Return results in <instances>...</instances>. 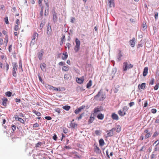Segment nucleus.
<instances>
[{
  "label": "nucleus",
  "mask_w": 159,
  "mask_h": 159,
  "mask_svg": "<svg viewBox=\"0 0 159 159\" xmlns=\"http://www.w3.org/2000/svg\"><path fill=\"white\" fill-rule=\"evenodd\" d=\"M133 65L130 63H128L127 62H125L123 63V70L124 71H126L128 69L132 68Z\"/></svg>",
  "instance_id": "obj_1"
},
{
  "label": "nucleus",
  "mask_w": 159,
  "mask_h": 159,
  "mask_svg": "<svg viewBox=\"0 0 159 159\" xmlns=\"http://www.w3.org/2000/svg\"><path fill=\"white\" fill-rule=\"evenodd\" d=\"M76 45L75 46L74 49L75 52H77L79 50L80 47V42L77 38L75 39Z\"/></svg>",
  "instance_id": "obj_2"
},
{
  "label": "nucleus",
  "mask_w": 159,
  "mask_h": 159,
  "mask_svg": "<svg viewBox=\"0 0 159 159\" xmlns=\"http://www.w3.org/2000/svg\"><path fill=\"white\" fill-rule=\"evenodd\" d=\"M12 65L13 66L12 75L13 76L16 77L17 76L16 70H17L18 65L16 62L12 63Z\"/></svg>",
  "instance_id": "obj_3"
},
{
  "label": "nucleus",
  "mask_w": 159,
  "mask_h": 159,
  "mask_svg": "<svg viewBox=\"0 0 159 159\" xmlns=\"http://www.w3.org/2000/svg\"><path fill=\"white\" fill-rule=\"evenodd\" d=\"M52 20L54 23H56L57 21V13L54 10L52 11Z\"/></svg>",
  "instance_id": "obj_4"
},
{
  "label": "nucleus",
  "mask_w": 159,
  "mask_h": 159,
  "mask_svg": "<svg viewBox=\"0 0 159 159\" xmlns=\"http://www.w3.org/2000/svg\"><path fill=\"white\" fill-rule=\"evenodd\" d=\"M38 34L37 33L35 32L34 33L32 37V41L30 43V45H33L34 44V40L36 38V37H38Z\"/></svg>",
  "instance_id": "obj_5"
},
{
  "label": "nucleus",
  "mask_w": 159,
  "mask_h": 159,
  "mask_svg": "<svg viewBox=\"0 0 159 159\" xmlns=\"http://www.w3.org/2000/svg\"><path fill=\"white\" fill-rule=\"evenodd\" d=\"M144 133L146 134L145 136V138L147 139L150 137L152 135V134L148 131V129H146L144 130Z\"/></svg>",
  "instance_id": "obj_6"
},
{
  "label": "nucleus",
  "mask_w": 159,
  "mask_h": 159,
  "mask_svg": "<svg viewBox=\"0 0 159 159\" xmlns=\"http://www.w3.org/2000/svg\"><path fill=\"white\" fill-rule=\"evenodd\" d=\"M102 107L98 106L97 107L95 108L94 109V113L95 114L97 113L98 112L102 111Z\"/></svg>",
  "instance_id": "obj_7"
},
{
  "label": "nucleus",
  "mask_w": 159,
  "mask_h": 159,
  "mask_svg": "<svg viewBox=\"0 0 159 159\" xmlns=\"http://www.w3.org/2000/svg\"><path fill=\"white\" fill-rule=\"evenodd\" d=\"M76 82L79 84H82L83 83L84 80V76H82L81 77L79 78H77L76 79Z\"/></svg>",
  "instance_id": "obj_8"
},
{
  "label": "nucleus",
  "mask_w": 159,
  "mask_h": 159,
  "mask_svg": "<svg viewBox=\"0 0 159 159\" xmlns=\"http://www.w3.org/2000/svg\"><path fill=\"white\" fill-rule=\"evenodd\" d=\"M115 131L114 128H112L109 131V132L107 133V137H109L112 136L113 135V132Z\"/></svg>",
  "instance_id": "obj_9"
},
{
  "label": "nucleus",
  "mask_w": 159,
  "mask_h": 159,
  "mask_svg": "<svg viewBox=\"0 0 159 159\" xmlns=\"http://www.w3.org/2000/svg\"><path fill=\"white\" fill-rule=\"evenodd\" d=\"M46 64L44 63H41L40 64V66L41 70L45 72L46 71Z\"/></svg>",
  "instance_id": "obj_10"
},
{
  "label": "nucleus",
  "mask_w": 159,
  "mask_h": 159,
  "mask_svg": "<svg viewBox=\"0 0 159 159\" xmlns=\"http://www.w3.org/2000/svg\"><path fill=\"white\" fill-rule=\"evenodd\" d=\"M85 107V106H82L80 107L79 108L76 109L75 111V113L76 114H78L80 112L82 109H84Z\"/></svg>",
  "instance_id": "obj_11"
},
{
  "label": "nucleus",
  "mask_w": 159,
  "mask_h": 159,
  "mask_svg": "<svg viewBox=\"0 0 159 159\" xmlns=\"http://www.w3.org/2000/svg\"><path fill=\"white\" fill-rule=\"evenodd\" d=\"M102 93V90H100L98 93V94L94 97V99H96L97 100H99V97L101 96V95Z\"/></svg>",
  "instance_id": "obj_12"
},
{
  "label": "nucleus",
  "mask_w": 159,
  "mask_h": 159,
  "mask_svg": "<svg viewBox=\"0 0 159 159\" xmlns=\"http://www.w3.org/2000/svg\"><path fill=\"white\" fill-rule=\"evenodd\" d=\"M130 44L132 47H134L135 43V39L134 38H133L132 39L129 41Z\"/></svg>",
  "instance_id": "obj_13"
},
{
  "label": "nucleus",
  "mask_w": 159,
  "mask_h": 159,
  "mask_svg": "<svg viewBox=\"0 0 159 159\" xmlns=\"http://www.w3.org/2000/svg\"><path fill=\"white\" fill-rule=\"evenodd\" d=\"M111 117L114 120H118L119 119L118 116L115 113H113L112 114Z\"/></svg>",
  "instance_id": "obj_14"
},
{
  "label": "nucleus",
  "mask_w": 159,
  "mask_h": 159,
  "mask_svg": "<svg viewBox=\"0 0 159 159\" xmlns=\"http://www.w3.org/2000/svg\"><path fill=\"white\" fill-rule=\"evenodd\" d=\"M63 56H62L61 58L63 60H66L68 57V54L67 52L65 53H63L62 54Z\"/></svg>",
  "instance_id": "obj_15"
},
{
  "label": "nucleus",
  "mask_w": 159,
  "mask_h": 159,
  "mask_svg": "<svg viewBox=\"0 0 159 159\" xmlns=\"http://www.w3.org/2000/svg\"><path fill=\"white\" fill-rule=\"evenodd\" d=\"M148 69L147 67H146L144 68L143 73V76H145L147 75L148 72Z\"/></svg>",
  "instance_id": "obj_16"
},
{
  "label": "nucleus",
  "mask_w": 159,
  "mask_h": 159,
  "mask_svg": "<svg viewBox=\"0 0 159 159\" xmlns=\"http://www.w3.org/2000/svg\"><path fill=\"white\" fill-rule=\"evenodd\" d=\"M52 31L50 25H49V24H48V27L47 28V33L48 35L50 34L51 32Z\"/></svg>",
  "instance_id": "obj_17"
},
{
  "label": "nucleus",
  "mask_w": 159,
  "mask_h": 159,
  "mask_svg": "<svg viewBox=\"0 0 159 159\" xmlns=\"http://www.w3.org/2000/svg\"><path fill=\"white\" fill-rule=\"evenodd\" d=\"M2 105L4 106H6L7 105V99L5 98H3L2 99Z\"/></svg>",
  "instance_id": "obj_18"
},
{
  "label": "nucleus",
  "mask_w": 159,
  "mask_h": 159,
  "mask_svg": "<svg viewBox=\"0 0 159 159\" xmlns=\"http://www.w3.org/2000/svg\"><path fill=\"white\" fill-rule=\"evenodd\" d=\"M95 152L99 154L101 152V151L99 148L96 146L95 148Z\"/></svg>",
  "instance_id": "obj_19"
},
{
  "label": "nucleus",
  "mask_w": 159,
  "mask_h": 159,
  "mask_svg": "<svg viewBox=\"0 0 159 159\" xmlns=\"http://www.w3.org/2000/svg\"><path fill=\"white\" fill-rule=\"evenodd\" d=\"M115 129V131H116L117 132L119 133L121 130V127L120 125H117L116 128H113Z\"/></svg>",
  "instance_id": "obj_20"
},
{
  "label": "nucleus",
  "mask_w": 159,
  "mask_h": 159,
  "mask_svg": "<svg viewBox=\"0 0 159 159\" xmlns=\"http://www.w3.org/2000/svg\"><path fill=\"white\" fill-rule=\"evenodd\" d=\"M118 114L121 116H124L126 114V113H125V111H121V110H120L118 111Z\"/></svg>",
  "instance_id": "obj_21"
},
{
  "label": "nucleus",
  "mask_w": 159,
  "mask_h": 159,
  "mask_svg": "<svg viewBox=\"0 0 159 159\" xmlns=\"http://www.w3.org/2000/svg\"><path fill=\"white\" fill-rule=\"evenodd\" d=\"M108 4L110 7H114V6L113 0H108Z\"/></svg>",
  "instance_id": "obj_22"
},
{
  "label": "nucleus",
  "mask_w": 159,
  "mask_h": 159,
  "mask_svg": "<svg viewBox=\"0 0 159 159\" xmlns=\"http://www.w3.org/2000/svg\"><path fill=\"white\" fill-rule=\"evenodd\" d=\"M122 57V54H121V52L120 51H119V52L117 56V61H119L120 60L121 57Z\"/></svg>",
  "instance_id": "obj_23"
},
{
  "label": "nucleus",
  "mask_w": 159,
  "mask_h": 159,
  "mask_svg": "<svg viewBox=\"0 0 159 159\" xmlns=\"http://www.w3.org/2000/svg\"><path fill=\"white\" fill-rule=\"evenodd\" d=\"M99 145L100 146H103L105 144L104 141L102 139H101L99 140Z\"/></svg>",
  "instance_id": "obj_24"
},
{
  "label": "nucleus",
  "mask_w": 159,
  "mask_h": 159,
  "mask_svg": "<svg viewBox=\"0 0 159 159\" xmlns=\"http://www.w3.org/2000/svg\"><path fill=\"white\" fill-rule=\"evenodd\" d=\"M97 118L98 119L102 120L104 118V115L102 114H99L98 115Z\"/></svg>",
  "instance_id": "obj_25"
},
{
  "label": "nucleus",
  "mask_w": 159,
  "mask_h": 159,
  "mask_svg": "<svg viewBox=\"0 0 159 159\" xmlns=\"http://www.w3.org/2000/svg\"><path fill=\"white\" fill-rule=\"evenodd\" d=\"M62 70L63 71H67L69 70V67L68 66H64L62 67Z\"/></svg>",
  "instance_id": "obj_26"
},
{
  "label": "nucleus",
  "mask_w": 159,
  "mask_h": 159,
  "mask_svg": "<svg viewBox=\"0 0 159 159\" xmlns=\"http://www.w3.org/2000/svg\"><path fill=\"white\" fill-rule=\"evenodd\" d=\"M94 120V118L93 117L90 116V119L88 121V124H90L92 123Z\"/></svg>",
  "instance_id": "obj_27"
},
{
  "label": "nucleus",
  "mask_w": 159,
  "mask_h": 159,
  "mask_svg": "<svg viewBox=\"0 0 159 159\" xmlns=\"http://www.w3.org/2000/svg\"><path fill=\"white\" fill-rule=\"evenodd\" d=\"M62 108L64 109L66 111H68L70 108V107L69 106L66 105V106H63L62 107Z\"/></svg>",
  "instance_id": "obj_28"
},
{
  "label": "nucleus",
  "mask_w": 159,
  "mask_h": 159,
  "mask_svg": "<svg viewBox=\"0 0 159 159\" xmlns=\"http://www.w3.org/2000/svg\"><path fill=\"white\" fill-rule=\"evenodd\" d=\"M70 126H71L73 128H75V127H76L77 125L76 123H73L72 122H71L70 123Z\"/></svg>",
  "instance_id": "obj_29"
},
{
  "label": "nucleus",
  "mask_w": 159,
  "mask_h": 159,
  "mask_svg": "<svg viewBox=\"0 0 159 159\" xmlns=\"http://www.w3.org/2000/svg\"><path fill=\"white\" fill-rule=\"evenodd\" d=\"M92 84V81L91 80H90L89 81V82L87 84L86 87L87 88H89L90 87Z\"/></svg>",
  "instance_id": "obj_30"
},
{
  "label": "nucleus",
  "mask_w": 159,
  "mask_h": 159,
  "mask_svg": "<svg viewBox=\"0 0 159 159\" xmlns=\"http://www.w3.org/2000/svg\"><path fill=\"white\" fill-rule=\"evenodd\" d=\"M43 52H39V55H38V57L39 58V59L40 60H41L42 59V57L43 56Z\"/></svg>",
  "instance_id": "obj_31"
},
{
  "label": "nucleus",
  "mask_w": 159,
  "mask_h": 159,
  "mask_svg": "<svg viewBox=\"0 0 159 159\" xmlns=\"http://www.w3.org/2000/svg\"><path fill=\"white\" fill-rule=\"evenodd\" d=\"M101 97L99 98V100L102 101L105 98V95L101 93Z\"/></svg>",
  "instance_id": "obj_32"
},
{
  "label": "nucleus",
  "mask_w": 159,
  "mask_h": 159,
  "mask_svg": "<svg viewBox=\"0 0 159 159\" xmlns=\"http://www.w3.org/2000/svg\"><path fill=\"white\" fill-rule=\"evenodd\" d=\"M146 84L145 83H142L140 85V88L142 89H144L145 88Z\"/></svg>",
  "instance_id": "obj_33"
},
{
  "label": "nucleus",
  "mask_w": 159,
  "mask_h": 159,
  "mask_svg": "<svg viewBox=\"0 0 159 159\" xmlns=\"http://www.w3.org/2000/svg\"><path fill=\"white\" fill-rule=\"evenodd\" d=\"M159 144V142H158V143L155 146V148L154 149V150L155 151H157L159 150V148L157 147V146Z\"/></svg>",
  "instance_id": "obj_34"
},
{
  "label": "nucleus",
  "mask_w": 159,
  "mask_h": 159,
  "mask_svg": "<svg viewBox=\"0 0 159 159\" xmlns=\"http://www.w3.org/2000/svg\"><path fill=\"white\" fill-rule=\"evenodd\" d=\"M33 113H34L36 115L38 116H41V114L39 112L36 111H33Z\"/></svg>",
  "instance_id": "obj_35"
},
{
  "label": "nucleus",
  "mask_w": 159,
  "mask_h": 159,
  "mask_svg": "<svg viewBox=\"0 0 159 159\" xmlns=\"http://www.w3.org/2000/svg\"><path fill=\"white\" fill-rule=\"evenodd\" d=\"M70 75L68 74H65L64 75V78L66 80H68L69 79Z\"/></svg>",
  "instance_id": "obj_36"
},
{
  "label": "nucleus",
  "mask_w": 159,
  "mask_h": 159,
  "mask_svg": "<svg viewBox=\"0 0 159 159\" xmlns=\"http://www.w3.org/2000/svg\"><path fill=\"white\" fill-rule=\"evenodd\" d=\"M142 28L143 29V30H144L146 29V24L145 22H143L142 24Z\"/></svg>",
  "instance_id": "obj_37"
},
{
  "label": "nucleus",
  "mask_w": 159,
  "mask_h": 159,
  "mask_svg": "<svg viewBox=\"0 0 159 159\" xmlns=\"http://www.w3.org/2000/svg\"><path fill=\"white\" fill-rule=\"evenodd\" d=\"M42 142H39L37 143H36L35 144V147L37 148V147H39L41 146L42 145Z\"/></svg>",
  "instance_id": "obj_38"
},
{
  "label": "nucleus",
  "mask_w": 159,
  "mask_h": 159,
  "mask_svg": "<svg viewBox=\"0 0 159 159\" xmlns=\"http://www.w3.org/2000/svg\"><path fill=\"white\" fill-rule=\"evenodd\" d=\"M19 68L21 69V70L22 71H23V69H22V62L21 61H20L19 62Z\"/></svg>",
  "instance_id": "obj_39"
},
{
  "label": "nucleus",
  "mask_w": 159,
  "mask_h": 159,
  "mask_svg": "<svg viewBox=\"0 0 159 159\" xmlns=\"http://www.w3.org/2000/svg\"><path fill=\"white\" fill-rule=\"evenodd\" d=\"M116 71H117V70L116 69L114 68L112 69V73L111 74V75H112V74H113V75H112V78H113V76L114 75L115 73H116Z\"/></svg>",
  "instance_id": "obj_40"
},
{
  "label": "nucleus",
  "mask_w": 159,
  "mask_h": 159,
  "mask_svg": "<svg viewBox=\"0 0 159 159\" xmlns=\"http://www.w3.org/2000/svg\"><path fill=\"white\" fill-rule=\"evenodd\" d=\"M11 94L12 93L10 91H8L6 93V95L8 97H10Z\"/></svg>",
  "instance_id": "obj_41"
},
{
  "label": "nucleus",
  "mask_w": 159,
  "mask_h": 159,
  "mask_svg": "<svg viewBox=\"0 0 159 159\" xmlns=\"http://www.w3.org/2000/svg\"><path fill=\"white\" fill-rule=\"evenodd\" d=\"M128 107L127 106H125L123 108V111H125V113H126V111H127L128 109Z\"/></svg>",
  "instance_id": "obj_42"
},
{
  "label": "nucleus",
  "mask_w": 159,
  "mask_h": 159,
  "mask_svg": "<svg viewBox=\"0 0 159 159\" xmlns=\"http://www.w3.org/2000/svg\"><path fill=\"white\" fill-rule=\"evenodd\" d=\"M155 80L153 78H152L151 79V80L150 81V84L152 85L154 83Z\"/></svg>",
  "instance_id": "obj_43"
},
{
  "label": "nucleus",
  "mask_w": 159,
  "mask_h": 159,
  "mask_svg": "<svg viewBox=\"0 0 159 159\" xmlns=\"http://www.w3.org/2000/svg\"><path fill=\"white\" fill-rule=\"evenodd\" d=\"M158 134H159V133H158L157 132V131L155 132L152 135V137H155L157 136L158 135Z\"/></svg>",
  "instance_id": "obj_44"
},
{
  "label": "nucleus",
  "mask_w": 159,
  "mask_h": 159,
  "mask_svg": "<svg viewBox=\"0 0 159 159\" xmlns=\"http://www.w3.org/2000/svg\"><path fill=\"white\" fill-rule=\"evenodd\" d=\"M58 64L59 66H64L65 64V63L64 62L61 61Z\"/></svg>",
  "instance_id": "obj_45"
},
{
  "label": "nucleus",
  "mask_w": 159,
  "mask_h": 159,
  "mask_svg": "<svg viewBox=\"0 0 159 159\" xmlns=\"http://www.w3.org/2000/svg\"><path fill=\"white\" fill-rule=\"evenodd\" d=\"M5 21L6 24H9V22H8V18L7 17H6L5 18Z\"/></svg>",
  "instance_id": "obj_46"
},
{
  "label": "nucleus",
  "mask_w": 159,
  "mask_h": 159,
  "mask_svg": "<svg viewBox=\"0 0 159 159\" xmlns=\"http://www.w3.org/2000/svg\"><path fill=\"white\" fill-rule=\"evenodd\" d=\"M152 113L154 114L157 112V110L156 109H152L151 110Z\"/></svg>",
  "instance_id": "obj_47"
},
{
  "label": "nucleus",
  "mask_w": 159,
  "mask_h": 159,
  "mask_svg": "<svg viewBox=\"0 0 159 159\" xmlns=\"http://www.w3.org/2000/svg\"><path fill=\"white\" fill-rule=\"evenodd\" d=\"M159 86V84H157L154 87V90H156L158 89Z\"/></svg>",
  "instance_id": "obj_48"
},
{
  "label": "nucleus",
  "mask_w": 159,
  "mask_h": 159,
  "mask_svg": "<svg viewBox=\"0 0 159 159\" xmlns=\"http://www.w3.org/2000/svg\"><path fill=\"white\" fill-rule=\"evenodd\" d=\"M158 18V14L157 12H156L155 14V18L156 20Z\"/></svg>",
  "instance_id": "obj_49"
},
{
  "label": "nucleus",
  "mask_w": 159,
  "mask_h": 159,
  "mask_svg": "<svg viewBox=\"0 0 159 159\" xmlns=\"http://www.w3.org/2000/svg\"><path fill=\"white\" fill-rule=\"evenodd\" d=\"M19 121H20V123L24 124L25 123V121L22 118H20V119H19Z\"/></svg>",
  "instance_id": "obj_50"
},
{
  "label": "nucleus",
  "mask_w": 159,
  "mask_h": 159,
  "mask_svg": "<svg viewBox=\"0 0 159 159\" xmlns=\"http://www.w3.org/2000/svg\"><path fill=\"white\" fill-rule=\"evenodd\" d=\"M53 89L55 91H61V89H60V88H57L56 87H53Z\"/></svg>",
  "instance_id": "obj_51"
},
{
  "label": "nucleus",
  "mask_w": 159,
  "mask_h": 159,
  "mask_svg": "<svg viewBox=\"0 0 159 159\" xmlns=\"http://www.w3.org/2000/svg\"><path fill=\"white\" fill-rule=\"evenodd\" d=\"M66 46L67 47L68 49H69L71 46V44L69 43H67L66 44Z\"/></svg>",
  "instance_id": "obj_52"
},
{
  "label": "nucleus",
  "mask_w": 159,
  "mask_h": 159,
  "mask_svg": "<svg viewBox=\"0 0 159 159\" xmlns=\"http://www.w3.org/2000/svg\"><path fill=\"white\" fill-rule=\"evenodd\" d=\"M19 29V26L18 25H16L14 27V30L16 31H17Z\"/></svg>",
  "instance_id": "obj_53"
},
{
  "label": "nucleus",
  "mask_w": 159,
  "mask_h": 159,
  "mask_svg": "<svg viewBox=\"0 0 159 159\" xmlns=\"http://www.w3.org/2000/svg\"><path fill=\"white\" fill-rule=\"evenodd\" d=\"M45 119L48 120H51L52 118L49 116H46L45 117Z\"/></svg>",
  "instance_id": "obj_54"
},
{
  "label": "nucleus",
  "mask_w": 159,
  "mask_h": 159,
  "mask_svg": "<svg viewBox=\"0 0 159 159\" xmlns=\"http://www.w3.org/2000/svg\"><path fill=\"white\" fill-rule=\"evenodd\" d=\"M39 126V125L37 123H35L33 124V127L34 128L37 127Z\"/></svg>",
  "instance_id": "obj_55"
},
{
  "label": "nucleus",
  "mask_w": 159,
  "mask_h": 159,
  "mask_svg": "<svg viewBox=\"0 0 159 159\" xmlns=\"http://www.w3.org/2000/svg\"><path fill=\"white\" fill-rule=\"evenodd\" d=\"M11 127H12V129L13 131H14L16 130V126L15 125H11Z\"/></svg>",
  "instance_id": "obj_56"
},
{
  "label": "nucleus",
  "mask_w": 159,
  "mask_h": 159,
  "mask_svg": "<svg viewBox=\"0 0 159 159\" xmlns=\"http://www.w3.org/2000/svg\"><path fill=\"white\" fill-rule=\"evenodd\" d=\"M134 105V102H131L129 103V106L130 107Z\"/></svg>",
  "instance_id": "obj_57"
},
{
  "label": "nucleus",
  "mask_w": 159,
  "mask_h": 159,
  "mask_svg": "<svg viewBox=\"0 0 159 159\" xmlns=\"http://www.w3.org/2000/svg\"><path fill=\"white\" fill-rule=\"evenodd\" d=\"M12 45H10L9 47L8 50L9 52H11L12 49Z\"/></svg>",
  "instance_id": "obj_58"
},
{
  "label": "nucleus",
  "mask_w": 159,
  "mask_h": 159,
  "mask_svg": "<svg viewBox=\"0 0 159 159\" xmlns=\"http://www.w3.org/2000/svg\"><path fill=\"white\" fill-rule=\"evenodd\" d=\"M9 67V65L7 63H6V70L7 71H8V70Z\"/></svg>",
  "instance_id": "obj_59"
},
{
  "label": "nucleus",
  "mask_w": 159,
  "mask_h": 159,
  "mask_svg": "<svg viewBox=\"0 0 159 159\" xmlns=\"http://www.w3.org/2000/svg\"><path fill=\"white\" fill-rule=\"evenodd\" d=\"M57 137L56 134H54V136L53 137V139L55 140H56L57 139Z\"/></svg>",
  "instance_id": "obj_60"
},
{
  "label": "nucleus",
  "mask_w": 159,
  "mask_h": 159,
  "mask_svg": "<svg viewBox=\"0 0 159 159\" xmlns=\"http://www.w3.org/2000/svg\"><path fill=\"white\" fill-rule=\"evenodd\" d=\"M65 35H63L61 39V41H62H62L64 42L65 40Z\"/></svg>",
  "instance_id": "obj_61"
},
{
  "label": "nucleus",
  "mask_w": 159,
  "mask_h": 159,
  "mask_svg": "<svg viewBox=\"0 0 159 159\" xmlns=\"http://www.w3.org/2000/svg\"><path fill=\"white\" fill-rule=\"evenodd\" d=\"M148 106V102L147 101H146L144 103V107H146Z\"/></svg>",
  "instance_id": "obj_62"
},
{
  "label": "nucleus",
  "mask_w": 159,
  "mask_h": 159,
  "mask_svg": "<svg viewBox=\"0 0 159 159\" xmlns=\"http://www.w3.org/2000/svg\"><path fill=\"white\" fill-rule=\"evenodd\" d=\"M75 20V18L74 17H71L70 22H71L72 23H73Z\"/></svg>",
  "instance_id": "obj_63"
},
{
  "label": "nucleus",
  "mask_w": 159,
  "mask_h": 159,
  "mask_svg": "<svg viewBox=\"0 0 159 159\" xmlns=\"http://www.w3.org/2000/svg\"><path fill=\"white\" fill-rule=\"evenodd\" d=\"M83 114H81L80 115V116L78 117V120L81 119L82 118V117L83 116Z\"/></svg>",
  "instance_id": "obj_64"
}]
</instances>
